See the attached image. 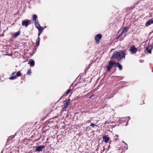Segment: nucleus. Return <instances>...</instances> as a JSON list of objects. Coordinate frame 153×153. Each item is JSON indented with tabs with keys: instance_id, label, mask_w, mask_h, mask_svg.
<instances>
[{
	"instance_id": "obj_22",
	"label": "nucleus",
	"mask_w": 153,
	"mask_h": 153,
	"mask_svg": "<svg viewBox=\"0 0 153 153\" xmlns=\"http://www.w3.org/2000/svg\"><path fill=\"white\" fill-rule=\"evenodd\" d=\"M31 73V69H30L28 70V71L26 74L27 75L29 74L30 75Z\"/></svg>"
},
{
	"instance_id": "obj_30",
	"label": "nucleus",
	"mask_w": 153,
	"mask_h": 153,
	"mask_svg": "<svg viewBox=\"0 0 153 153\" xmlns=\"http://www.w3.org/2000/svg\"><path fill=\"white\" fill-rule=\"evenodd\" d=\"M15 73H16L15 72H13L12 73V76L14 75V74H15Z\"/></svg>"
},
{
	"instance_id": "obj_32",
	"label": "nucleus",
	"mask_w": 153,
	"mask_h": 153,
	"mask_svg": "<svg viewBox=\"0 0 153 153\" xmlns=\"http://www.w3.org/2000/svg\"><path fill=\"white\" fill-rule=\"evenodd\" d=\"M120 36H119V35L117 37V39H118L119 37H120Z\"/></svg>"
},
{
	"instance_id": "obj_17",
	"label": "nucleus",
	"mask_w": 153,
	"mask_h": 153,
	"mask_svg": "<svg viewBox=\"0 0 153 153\" xmlns=\"http://www.w3.org/2000/svg\"><path fill=\"white\" fill-rule=\"evenodd\" d=\"M114 89L113 91V94H112V96L111 97H112L114 96V95L118 91V89L117 88L115 87H114Z\"/></svg>"
},
{
	"instance_id": "obj_7",
	"label": "nucleus",
	"mask_w": 153,
	"mask_h": 153,
	"mask_svg": "<svg viewBox=\"0 0 153 153\" xmlns=\"http://www.w3.org/2000/svg\"><path fill=\"white\" fill-rule=\"evenodd\" d=\"M71 90L70 88H69L67 91L60 97V99L59 100L58 102L60 101L61 99L67 96L70 92Z\"/></svg>"
},
{
	"instance_id": "obj_23",
	"label": "nucleus",
	"mask_w": 153,
	"mask_h": 153,
	"mask_svg": "<svg viewBox=\"0 0 153 153\" xmlns=\"http://www.w3.org/2000/svg\"><path fill=\"white\" fill-rule=\"evenodd\" d=\"M40 41L38 40H36V45L37 47H38L39 45Z\"/></svg>"
},
{
	"instance_id": "obj_15",
	"label": "nucleus",
	"mask_w": 153,
	"mask_h": 153,
	"mask_svg": "<svg viewBox=\"0 0 153 153\" xmlns=\"http://www.w3.org/2000/svg\"><path fill=\"white\" fill-rule=\"evenodd\" d=\"M103 140L105 143H107L108 141L110 139L109 137L104 135L102 137Z\"/></svg>"
},
{
	"instance_id": "obj_27",
	"label": "nucleus",
	"mask_w": 153,
	"mask_h": 153,
	"mask_svg": "<svg viewBox=\"0 0 153 153\" xmlns=\"http://www.w3.org/2000/svg\"><path fill=\"white\" fill-rule=\"evenodd\" d=\"M123 33H122V32L120 34V35H119V36H121L123 34Z\"/></svg>"
},
{
	"instance_id": "obj_10",
	"label": "nucleus",
	"mask_w": 153,
	"mask_h": 153,
	"mask_svg": "<svg viewBox=\"0 0 153 153\" xmlns=\"http://www.w3.org/2000/svg\"><path fill=\"white\" fill-rule=\"evenodd\" d=\"M152 48L153 46L152 45H148L146 48V51L148 53H151Z\"/></svg>"
},
{
	"instance_id": "obj_20",
	"label": "nucleus",
	"mask_w": 153,
	"mask_h": 153,
	"mask_svg": "<svg viewBox=\"0 0 153 153\" xmlns=\"http://www.w3.org/2000/svg\"><path fill=\"white\" fill-rule=\"evenodd\" d=\"M21 73H20V71H19L18 72H17L16 75V77H19L20 76H21Z\"/></svg>"
},
{
	"instance_id": "obj_24",
	"label": "nucleus",
	"mask_w": 153,
	"mask_h": 153,
	"mask_svg": "<svg viewBox=\"0 0 153 153\" xmlns=\"http://www.w3.org/2000/svg\"><path fill=\"white\" fill-rule=\"evenodd\" d=\"M90 126H92L93 127H94L95 126H97V125H96L94 123H91Z\"/></svg>"
},
{
	"instance_id": "obj_26",
	"label": "nucleus",
	"mask_w": 153,
	"mask_h": 153,
	"mask_svg": "<svg viewBox=\"0 0 153 153\" xmlns=\"http://www.w3.org/2000/svg\"><path fill=\"white\" fill-rule=\"evenodd\" d=\"M39 139H40V138H39L37 139H35V140H33V141H34V142L37 141L38 140H39Z\"/></svg>"
},
{
	"instance_id": "obj_6",
	"label": "nucleus",
	"mask_w": 153,
	"mask_h": 153,
	"mask_svg": "<svg viewBox=\"0 0 153 153\" xmlns=\"http://www.w3.org/2000/svg\"><path fill=\"white\" fill-rule=\"evenodd\" d=\"M45 148L44 145H40L36 147V150L35 152H40L43 149Z\"/></svg>"
},
{
	"instance_id": "obj_39",
	"label": "nucleus",
	"mask_w": 153,
	"mask_h": 153,
	"mask_svg": "<svg viewBox=\"0 0 153 153\" xmlns=\"http://www.w3.org/2000/svg\"><path fill=\"white\" fill-rule=\"evenodd\" d=\"M1 57V56H0V57Z\"/></svg>"
},
{
	"instance_id": "obj_35",
	"label": "nucleus",
	"mask_w": 153,
	"mask_h": 153,
	"mask_svg": "<svg viewBox=\"0 0 153 153\" xmlns=\"http://www.w3.org/2000/svg\"><path fill=\"white\" fill-rule=\"evenodd\" d=\"M34 137V136L33 135V136H32L31 137Z\"/></svg>"
},
{
	"instance_id": "obj_25",
	"label": "nucleus",
	"mask_w": 153,
	"mask_h": 153,
	"mask_svg": "<svg viewBox=\"0 0 153 153\" xmlns=\"http://www.w3.org/2000/svg\"><path fill=\"white\" fill-rule=\"evenodd\" d=\"M42 32L39 31L38 33V35L39 36H40V35Z\"/></svg>"
},
{
	"instance_id": "obj_1",
	"label": "nucleus",
	"mask_w": 153,
	"mask_h": 153,
	"mask_svg": "<svg viewBox=\"0 0 153 153\" xmlns=\"http://www.w3.org/2000/svg\"><path fill=\"white\" fill-rule=\"evenodd\" d=\"M126 55V54L125 53V51H123V50L120 51V52L115 51H114L111 58H115V59H118L119 61H120L123 58L125 60Z\"/></svg>"
},
{
	"instance_id": "obj_19",
	"label": "nucleus",
	"mask_w": 153,
	"mask_h": 153,
	"mask_svg": "<svg viewBox=\"0 0 153 153\" xmlns=\"http://www.w3.org/2000/svg\"><path fill=\"white\" fill-rule=\"evenodd\" d=\"M20 32L19 31L18 32H16L15 34L14 35V38H16L20 34Z\"/></svg>"
},
{
	"instance_id": "obj_18",
	"label": "nucleus",
	"mask_w": 153,
	"mask_h": 153,
	"mask_svg": "<svg viewBox=\"0 0 153 153\" xmlns=\"http://www.w3.org/2000/svg\"><path fill=\"white\" fill-rule=\"evenodd\" d=\"M127 27H125L123 28L122 31V33H124L127 32Z\"/></svg>"
},
{
	"instance_id": "obj_12",
	"label": "nucleus",
	"mask_w": 153,
	"mask_h": 153,
	"mask_svg": "<svg viewBox=\"0 0 153 153\" xmlns=\"http://www.w3.org/2000/svg\"><path fill=\"white\" fill-rule=\"evenodd\" d=\"M115 67H117L120 71H121L123 69V67L121 64L119 62L116 63L115 65Z\"/></svg>"
},
{
	"instance_id": "obj_5",
	"label": "nucleus",
	"mask_w": 153,
	"mask_h": 153,
	"mask_svg": "<svg viewBox=\"0 0 153 153\" xmlns=\"http://www.w3.org/2000/svg\"><path fill=\"white\" fill-rule=\"evenodd\" d=\"M102 35L101 34H99L96 35L95 37V40L97 44H98L100 39L102 38Z\"/></svg>"
},
{
	"instance_id": "obj_4",
	"label": "nucleus",
	"mask_w": 153,
	"mask_h": 153,
	"mask_svg": "<svg viewBox=\"0 0 153 153\" xmlns=\"http://www.w3.org/2000/svg\"><path fill=\"white\" fill-rule=\"evenodd\" d=\"M129 50L132 54H133L136 53L137 51V48L135 47L133 45L130 47Z\"/></svg>"
},
{
	"instance_id": "obj_8",
	"label": "nucleus",
	"mask_w": 153,
	"mask_h": 153,
	"mask_svg": "<svg viewBox=\"0 0 153 153\" xmlns=\"http://www.w3.org/2000/svg\"><path fill=\"white\" fill-rule=\"evenodd\" d=\"M30 20H23L22 22V26L27 27L30 24Z\"/></svg>"
},
{
	"instance_id": "obj_31",
	"label": "nucleus",
	"mask_w": 153,
	"mask_h": 153,
	"mask_svg": "<svg viewBox=\"0 0 153 153\" xmlns=\"http://www.w3.org/2000/svg\"><path fill=\"white\" fill-rule=\"evenodd\" d=\"M91 122V120H89L88 121V122H89V123H90Z\"/></svg>"
},
{
	"instance_id": "obj_33",
	"label": "nucleus",
	"mask_w": 153,
	"mask_h": 153,
	"mask_svg": "<svg viewBox=\"0 0 153 153\" xmlns=\"http://www.w3.org/2000/svg\"><path fill=\"white\" fill-rule=\"evenodd\" d=\"M38 24H39V23H37V25L38 26Z\"/></svg>"
},
{
	"instance_id": "obj_29",
	"label": "nucleus",
	"mask_w": 153,
	"mask_h": 153,
	"mask_svg": "<svg viewBox=\"0 0 153 153\" xmlns=\"http://www.w3.org/2000/svg\"><path fill=\"white\" fill-rule=\"evenodd\" d=\"M40 38H39V37L38 36V38L36 39V40H39L40 41Z\"/></svg>"
},
{
	"instance_id": "obj_28",
	"label": "nucleus",
	"mask_w": 153,
	"mask_h": 153,
	"mask_svg": "<svg viewBox=\"0 0 153 153\" xmlns=\"http://www.w3.org/2000/svg\"><path fill=\"white\" fill-rule=\"evenodd\" d=\"M94 94H92V95H91V96H90V97H89V98H91L92 97L94 96Z\"/></svg>"
},
{
	"instance_id": "obj_9",
	"label": "nucleus",
	"mask_w": 153,
	"mask_h": 153,
	"mask_svg": "<svg viewBox=\"0 0 153 153\" xmlns=\"http://www.w3.org/2000/svg\"><path fill=\"white\" fill-rule=\"evenodd\" d=\"M36 27L38 29L39 31L42 32V30L46 27L45 26L44 27H41L39 24H38V26L37 25V24H35Z\"/></svg>"
},
{
	"instance_id": "obj_2",
	"label": "nucleus",
	"mask_w": 153,
	"mask_h": 153,
	"mask_svg": "<svg viewBox=\"0 0 153 153\" xmlns=\"http://www.w3.org/2000/svg\"><path fill=\"white\" fill-rule=\"evenodd\" d=\"M116 63L115 62H114L112 61H110L109 62L108 65L106 67V69L108 71H109L111 69L113 68L114 65H115Z\"/></svg>"
},
{
	"instance_id": "obj_14",
	"label": "nucleus",
	"mask_w": 153,
	"mask_h": 153,
	"mask_svg": "<svg viewBox=\"0 0 153 153\" xmlns=\"http://www.w3.org/2000/svg\"><path fill=\"white\" fill-rule=\"evenodd\" d=\"M37 18V16L36 14H34L33 16V19L34 22H35V24H37L39 23L38 21H36V19Z\"/></svg>"
},
{
	"instance_id": "obj_34",
	"label": "nucleus",
	"mask_w": 153,
	"mask_h": 153,
	"mask_svg": "<svg viewBox=\"0 0 153 153\" xmlns=\"http://www.w3.org/2000/svg\"><path fill=\"white\" fill-rule=\"evenodd\" d=\"M84 112H85V113H87V111H85H85H84Z\"/></svg>"
},
{
	"instance_id": "obj_3",
	"label": "nucleus",
	"mask_w": 153,
	"mask_h": 153,
	"mask_svg": "<svg viewBox=\"0 0 153 153\" xmlns=\"http://www.w3.org/2000/svg\"><path fill=\"white\" fill-rule=\"evenodd\" d=\"M70 100L68 99L65 100L64 102V105H62L63 109L64 111H66V109L68 106Z\"/></svg>"
},
{
	"instance_id": "obj_36",
	"label": "nucleus",
	"mask_w": 153,
	"mask_h": 153,
	"mask_svg": "<svg viewBox=\"0 0 153 153\" xmlns=\"http://www.w3.org/2000/svg\"><path fill=\"white\" fill-rule=\"evenodd\" d=\"M111 141V140H110V141L109 143H110Z\"/></svg>"
},
{
	"instance_id": "obj_16",
	"label": "nucleus",
	"mask_w": 153,
	"mask_h": 153,
	"mask_svg": "<svg viewBox=\"0 0 153 153\" xmlns=\"http://www.w3.org/2000/svg\"><path fill=\"white\" fill-rule=\"evenodd\" d=\"M28 64H29L30 66H33L34 65L35 62L32 59H30Z\"/></svg>"
},
{
	"instance_id": "obj_11",
	"label": "nucleus",
	"mask_w": 153,
	"mask_h": 153,
	"mask_svg": "<svg viewBox=\"0 0 153 153\" xmlns=\"http://www.w3.org/2000/svg\"><path fill=\"white\" fill-rule=\"evenodd\" d=\"M153 24V20L152 19L147 21L146 23L145 26L146 27L148 26L149 25L152 24Z\"/></svg>"
},
{
	"instance_id": "obj_38",
	"label": "nucleus",
	"mask_w": 153,
	"mask_h": 153,
	"mask_svg": "<svg viewBox=\"0 0 153 153\" xmlns=\"http://www.w3.org/2000/svg\"><path fill=\"white\" fill-rule=\"evenodd\" d=\"M111 141V140H110V141L109 143H110Z\"/></svg>"
},
{
	"instance_id": "obj_21",
	"label": "nucleus",
	"mask_w": 153,
	"mask_h": 153,
	"mask_svg": "<svg viewBox=\"0 0 153 153\" xmlns=\"http://www.w3.org/2000/svg\"><path fill=\"white\" fill-rule=\"evenodd\" d=\"M16 78V76H12L9 78V79L11 80H13L15 79Z\"/></svg>"
},
{
	"instance_id": "obj_13",
	"label": "nucleus",
	"mask_w": 153,
	"mask_h": 153,
	"mask_svg": "<svg viewBox=\"0 0 153 153\" xmlns=\"http://www.w3.org/2000/svg\"><path fill=\"white\" fill-rule=\"evenodd\" d=\"M114 87H115V88H117L118 89V90L120 89L123 87V86L121 85V84L120 83H117L114 86Z\"/></svg>"
},
{
	"instance_id": "obj_37",
	"label": "nucleus",
	"mask_w": 153,
	"mask_h": 153,
	"mask_svg": "<svg viewBox=\"0 0 153 153\" xmlns=\"http://www.w3.org/2000/svg\"><path fill=\"white\" fill-rule=\"evenodd\" d=\"M111 141V140H110V141L109 143H110Z\"/></svg>"
}]
</instances>
